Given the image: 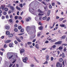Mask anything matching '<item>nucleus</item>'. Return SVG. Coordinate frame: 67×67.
I'll use <instances>...</instances> for the list:
<instances>
[{
	"label": "nucleus",
	"mask_w": 67,
	"mask_h": 67,
	"mask_svg": "<svg viewBox=\"0 0 67 67\" xmlns=\"http://www.w3.org/2000/svg\"><path fill=\"white\" fill-rule=\"evenodd\" d=\"M9 17L10 18H13V16L12 15H9Z\"/></svg>",
	"instance_id": "37"
},
{
	"label": "nucleus",
	"mask_w": 67,
	"mask_h": 67,
	"mask_svg": "<svg viewBox=\"0 0 67 67\" xmlns=\"http://www.w3.org/2000/svg\"><path fill=\"white\" fill-rule=\"evenodd\" d=\"M58 49L60 50H61V49H63V47H59Z\"/></svg>",
	"instance_id": "34"
},
{
	"label": "nucleus",
	"mask_w": 67,
	"mask_h": 67,
	"mask_svg": "<svg viewBox=\"0 0 67 67\" xmlns=\"http://www.w3.org/2000/svg\"><path fill=\"white\" fill-rule=\"evenodd\" d=\"M20 39L21 40H23V37L21 36L20 37Z\"/></svg>",
	"instance_id": "55"
},
{
	"label": "nucleus",
	"mask_w": 67,
	"mask_h": 67,
	"mask_svg": "<svg viewBox=\"0 0 67 67\" xmlns=\"http://www.w3.org/2000/svg\"><path fill=\"white\" fill-rule=\"evenodd\" d=\"M57 52L58 53V55H59V51L58 50L57 51Z\"/></svg>",
	"instance_id": "53"
},
{
	"label": "nucleus",
	"mask_w": 67,
	"mask_h": 67,
	"mask_svg": "<svg viewBox=\"0 0 67 67\" xmlns=\"http://www.w3.org/2000/svg\"><path fill=\"white\" fill-rule=\"evenodd\" d=\"M6 34L7 35H9L10 34V32L6 31Z\"/></svg>",
	"instance_id": "23"
},
{
	"label": "nucleus",
	"mask_w": 67,
	"mask_h": 67,
	"mask_svg": "<svg viewBox=\"0 0 67 67\" xmlns=\"http://www.w3.org/2000/svg\"><path fill=\"white\" fill-rule=\"evenodd\" d=\"M7 7H8V8H9V7H10L11 6H10V4H9L8 5H7Z\"/></svg>",
	"instance_id": "45"
},
{
	"label": "nucleus",
	"mask_w": 67,
	"mask_h": 67,
	"mask_svg": "<svg viewBox=\"0 0 67 67\" xmlns=\"http://www.w3.org/2000/svg\"><path fill=\"white\" fill-rule=\"evenodd\" d=\"M35 47L37 49H39V48H40V47H39V45L38 44H36L35 45Z\"/></svg>",
	"instance_id": "9"
},
{
	"label": "nucleus",
	"mask_w": 67,
	"mask_h": 67,
	"mask_svg": "<svg viewBox=\"0 0 67 67\" xmlns=\"http://www.w3.org/2000/svg\"><path fill=\"white\" fill-rule=\"evenodd\" d=\"M63 19H64V18H60V19H59V21H62V20H63Z\"/></svg>",
	"instance_id": "39"
},
{
	"label": "nucleus",
	"mask_w": 67,
	"mask_h": 67,
	"mask_svg": "<svg viewBox=\"0 0 67 67\" xmlns=\"http://www.w3.org/2000/svg\"><path fill=\"white\" fill-rule=\"evenodd\" d=\"M42 3H43V4H44L45 5H46V4H45V2H42Z\"/></svg>",
	"instance_id": "59"
},
{
	"label": "nucleus",
	"mask_w": 67,
	"mask_h": 67,
	"mask_svg": "<svg viewBox=\"0 0 67 67\" xmlns=\"http://www.w3.org/2000/svg\"><path fill=\"white\" fill-rule=\"evenodd\" d=\"M66 37V35H64L61 37V39H65Z\"/></svg>",
	"instance_id": "14"
},
{
	"label": "nucleus",
	"mask_w": 67,
	"mask_h": 67,
	"mask_svg": "<svg viewBox=\"0 0 67 67\" xmlns=\"http://www.w3.org/2000/svg\"><path fill=\"white\" fill-rule=\"evenodd\" d=\"M39 29V30H42L43 29V27L42 26H41L39 28L38 27Z\"/></svg>",
	"instance_id": "18"
},
{
	"label": "nucleus",
	"mask_w": 67,
	"mask_h": 67,
	"mask_svg": "<svg viewBox=\"0 0 67 67\" xmlns=\"http://www.w3.org/2000/svg\"><path fill=\"white\" fill-rule=\"evenodd\" d=\"M18 28L19 30H21L22 29V27L21 26H19L18 27Z\"/></svg>",
	"instance_id": "33"
},
{
	"label": "nucleus",
	"mask_w": 67,
	"mask_h": 67,
	"mask_svg": "<svg viewBox=\"0 0 67 67\" xmlns=\"http://www.w3.org/2000/svg\"><path fill=\"white\" fill-rule=\"evenodd\" d=\"M0 55H1L2 56L3 55V52H0Z\"/></svg>",
	"instance_id": "57"
},
{
	"label": "nucleus",
	"mask_w": 67,
	"mask_h": 67,
	"mask_svg": "<svg viewBox=\"0 0 67 67\" xmlns=\"http://www.w3.org/2000/svg\"><path fill=\"white\" fill-rule=\"evenodd\" d=\"M44 15V14H40L39 13L38 14V15L39 16H42V15Z\"/></svg>",
	"instance_id": "26"
},
{
	"label": "nucleus",
	"mask_w": 67,
	"mask_h": 67,
	"mask_svg": "<svg viewBox=\"0 0 67 67\" xmlns=\"http://www.w3.org/2000/svg\"><path fill=\"white\" fill-rule=\"evenodd\" d=\"M54 60V58L53 57H52L51 58V61H53Z\"/></svg>",
	"instance_id": "42"
},
{
	"label": "nucleus",
	"mask_w": 67,
	"mask_h": 67,
	"mask_svg": "<svg viewBox=\"0 0 67 67\" xmlns=\"http://www.w3.org/2000/svg\"><path fill=\"white\" fill-rule=\"evenodd\" d=\"M49 55H47L46 57V60L47 61L49 60Z\"/></svg>",
	"instance_id": "7"
},
{
	"label": "nucleus",
	"mask_w": 67,
	"mask_h": 67,
	"mask_svg": "<svg viewBox=\"0 0 67 67\" xmlns=\"http://www.w3.org/2000/svg\"><path fill=\"white\" fill-rule=\"evenodd\" d=\"M9 21L10 23H12L13 20H12V19H9Z\"/></svg>",
	"instance_id": "25"
},
{
	"label": "nucleus",
	"mask_w": 67,
	"mask_h": 67,
	"mask_svg": "<svg viewBox=\"0 0 67 67\" xmlns=\"http://www.w3.org/2000/svg\"><path fill=\"white\" fill-rule=\"evenodd\" d=\"M1 7L2 10H4V8H5V5H1Z\"/></svg>",
	"instance_id": "13"
},
{
	"label": "nucleus",
	"mask_w": 67,
	"mask_h": 67,
	"mask_svg": "<svg viewBox=\"0 0 67 67\" xmlns=\"http://www.w3.org/2000/svg\"><path fill=\"white\" fill-rule=\"evenodd\" d=\"M5 18V16H2V19H4Z\"/></svg>",
	"instance_id": "56"
},
{
	"label": "nucleus",
	"mask_w": 67,
	"mask_h": 67,
	"mask_svg": "<svg viewBox=\"0 0 67 67\" xmlns=\"http://www.w3.org/2000/svg\"><path fill=\"white\" fill-rule=\"evenodd\" d=\"M58 42L59 43V44H60L62 43V41H58Z\"/></svg>",
	"instance_id": "43"
},
{
	"label": "nucleus",
	"mask_w": 67,
	"mask_h": 67,
	"mask_svg": "<svg viewBox=\"0 0 67 67\" xmlns=\"http://www.w3.org/2000/svg\"><path fill=\"white\" fill-rule=\"evenodd\" d=\"M5 28L6 30H8L10 29V27L8 26H6L5 27Z\"/></svg>",
	"instance_id": "15"
},
{
	"label": "nucleus",
	"mask_w": 67,
	"mask_h": 67,
	"mask_svg": "<svg viewBox=\"0 0 67 67\" xmlns=\"http://www.w3.org/2000/svg\"><path fill=\"white\" fill-rule=\"evenodd\" d=\"M3 14L4 15H7V12L5 11L3 12Z\"/></svg>",
	"instance_id": "41"
},
{
	"label": "nucleus",
	"mask_w": 67,
	"mask_h": 67,
	"mask_svg": "<svg viewBox=\"0 0 67 67\" xmlns=\"http://www.w3.org/2000/svg\"><path fill=\"white\" fill-rule=\"evenodd\" d=\"M47 49L46 48H42V51H44V50H45V49Z\"/></svg>",
	"instance_id": "48"
},
{
	"label": "nucleus",
	"mask_w": 67,
	"mask_h": 67,
	"mask_svg": "<svg viewBox=\"0 0 67 67\" xmlns=\"http://www.w3.org/2000/svg\"><path fill=\"white\" fill-rule=\"evenodd\" d=\"M42 17L41 16H40L39 18V20H42Z\"/></svg>",
	"instance_id": "61"
},
{
	"label": "nucleus",
	"mask_w": 67,
	"mask_h": 67,
	"mask_svg": "<svg viewBox=\"0 0 67 67\" xmlns=\"http://www.w3.org/2000/svg\"><path fill=\"white\" fill-rule=\"evenodd\" d=\"M37 36H40V32H39L37 33Z\"/></svg>",
	"instance_id": "47"
},
{
	"label": "nucleus",
	"mask_w": 67,
	"mask_h": 67,
	"mask_svg": "<svg viewBox=\"0 0 67 67\" xmlns=\"http://www.w3.org/2000/svg\"><path fill=\"white\" fill-rule=\"evenodd\" d=\"M14 31L15 32H18V29L17 28H15L14 29Z\"/></svg>",
	"instance_id": "44"
},
{
	"label": "nucleus",
	"mask_w": 67,
	"mask_h": 67,
	"mask_svg": "<svg viewBox=\"0 0 67 67\" xmlns=\"http://www.w3.org/2000/svg\"><path fill=\"white\" fill-rule=\"evenodd\" d=\"M13 45V43H10L9 44V46L10 47H12Z\"/></svg>",
	"instance_id": "20"
},
{
	"label": "nucleus",
	"mask_w": 67,
	"mask_h": 67,
	"mask_svg": "<svg viewBox=\"0 0 67 67\" xmlns=\"http://www.w3.org/2000/svg\"><path fill=\"white\" fill-rule=\"evenodd\" d=\"M57 41V40L56 39H55L54 40H52L50 41V42L51 43H53V42H56Z\"/></svg>",
	"instance_id": "12"
},
{
	"label": "nucleus",
	"mask_w": 67,
	"mask_h": 67,
	"mask_svg": "<svg viewBox=\"0 0 67 67\" xmlns=\"http://www.w3.org/2000/svg\"><path fill=\"white\" fill-rule=\"evenodd\" d=\"M38 11L40 13H44L43 11L41 10H40V9L38 10Z\"/></svg>",
	"instance_id": "17"
},
{
	"label": "nucleus",
	"mask_w": 67,
	"mask_h": 67,
	"mask_svg": "<svg viewBox=\"0 0 67 67\" xmlns=\"http://www.w3.org/2000/svg\"><path fill=\"white\" fill-rule=\"evenodd\" d=\"M56 46L55 45H54L52 46V47L53 48H56Z\"/></svg>",
	"instance_id": "46"
},
{
	"label": "nucleus",
	"mask_w": 67,
	"mask_h": 67,
	"mask_svg": "<svg viewBox=\"0 0 67 67\" xmlns=\"http://www.w3.org/2000/svg\"><path fill=\"white\" fill-rule=\"evenodd\" d=\"M35 26H34L32 27L31 29L30 27L29 26H27V27L26 28L27 31V32H29L30 33H32V32H33V30H33V31H34V32H36V30H35Z\"/></svg>",
	"instance_id": "1"
},
{
	"label": "nucleus",
	"mask_w": 67,
	"mask_h": 67,
	"mask_svg": "<svg viewBox=\"0 0 67 67\" xmlns=\"http://www.w3.org/2000/svg\"><path fill=\"white\" fill-rule=\"evenodd\" d=\"M8 37H13V35H12V34H10L8 36Z\"/></svg>",
	"instance_id": "22"
},
{
	"label": "nucleus",
	"mask_w": 67,
	"mask_h": 67,
	"mask_svg": "<svg viewBox=\"0 0 67 67\" xmlns=\"http://www.w3.org/2000/svg\"><path fill=\"white\" fill-rule=\"evenodd\" d=\"M50 13H51V11L49 10L47 13V15L48 16H49V14H50Z\"/></svg>",
	"instance_id": "21"
},
{
	"label": "nucleus",
	"mask_w": 67,
	"mask_h": 67,
	"mask_svg": "<svg viewBox=\"0 0 67 67\" xmlns=\"http://www.w3.org/2000/svg\"><path fill=\"white\" fill-rule=\"evenodd\" d=\"M60 26H61V27H65V25L61 24H60Z\"/></svg>",
	"instance_id": "29"
},
{
	"label": "nucleus",
	"mask_w": 67,
	"mask_h": 67,
	"mask_svg": "<svg viewBox=\"0 0 67 67\" xmlns=\"http://www.w3.org/2000/svg\"><path fill=\"white\" fill-rule=\"evenodd\" d=\"M34 1V2H35L36 3L37 5L39 4V3H40L38 2L36 0L35 1Z\"/></svg>",
	"instance_id": "19"
},
{
	"label": "nucleus",
	"mask_w": 67,
	"mask_h": 67,
	"mask_svg": "<svg viewBox=\"0 0 67 67\" xmlns=\"http://www.w3.org/2000/svg\"><path fill=\"white\" fill-rule=\"evenodd\" d=\"M56 66L57 67H62V65L60 64L59 62H58L57 63Z\"/></svg>",
	"instance_id": "3"
},
{
	"label": "nucleus",
	"mask_w": 67,
	"mask_h": 67,
	"mask_svg": "<svg viewBox=\"0 0 67 67\" xmlns=\"http://www.w3.org/2000/svg\"><path fill=\"white\" fill-rule=\"evenodd\" d=\"M18 16H15V19H18Z\"/></svg>",
	"instance_id": "54"
},
{
	"label": "nucleus",
	"mask_w": 67,
	"mask_h": 67,
	"mask_svg": "<svg viewBox=\"0 0 67 67\" xmlns=\"http://www.w3.org/2000/svg\"><path fill=\"white\" fill-rule=\"evenodd\" d=\"M12 57H13V55H9L7 57V58L8 59H11V58H12Z\"/></svg>",
	"instance_id": "8"
},
{
	"label": "nucleus",
	"mask_w": 67,
	"mask_h": 67,
	"mask_svg": "<svg viewBox=\"0 0 67 67\" xmlns=\"http://www.w3.org/2000/svg\"><path fill=\"white\" fill-rule=\"evenodd\" d=\"M24 29H22L20 30V32H21L22 33V32H24Z\"/></svg>",
	"instance_id": "30"
},
{
	"label": "nucleus",
	"mask_w": 67,
	"mask_h": 67,
	"mask_svg": "<svg viewBox=\"0 0 67 67\" xmlns=\"http://www.w3.org/2000/svg\"><path fill=\"white\" fill-rule=\"evenodd\" d=\"M4 10L5 11H8V9L7 8H5L4 9Z\"/></svg>",
	"instance_id": "35"
},
{
	"label": "nucleus",
	"mask_w": 67,
	"mask_h": 67,
	"mask_svg": "<svg viewBox=\"0 0 67 67\" xmlns=\"http://www.w3.org/2000/svg\"><path fill=\"white\" fill-rule=\"evenodd\" d=\"M66 22V20H65L63 21L62 22L63 23H65Z\"/></svg>",
	"instance_id": "62"
},
{
	"label": "nucleus",
	"mask_w": 67,
	"mask_h": 67,
	"mask_svg": "<svg viewBox=\"0 0 67 67\" xmlns=\"http://www.w3.org/2000/svg\"><path fill=\"white\" fill-rule=\"evenodd\" d=\"M19 6L21 7V8H22L23 7V4H21L19 5Z\"/></svg>",
	"instance_id": "40"
},
{
	"label": "nucleus",
	"mask_w": 67,
	"mask_h": 67,
	"mask_svg": "<svg viewBox=\"0 0 67 67\" xmlns=\"http://www.w3.org/2000/svg\"><path fill=\"white\" fill-rule=\"evenodd\" d=\"M18 19L20 20H22V18L21 16H19L18 17Z\"/></svg>",
	"instance_id": "38"
},
{
	"label": "nucleus",
	"mask_w": 67,
	"mask_h": 67,
	"mask_svg": "<svg viewBox=\"0 0 67 67\" xmlns=\"http://www.w3.org/2000/svg\"><path fill=\"white\" fill-rule=\"evenodd\" d=\"M59 60L60 62H63V59L62 58H60L59 59Z\"/></svg>",
	"instance_id": "28"
},
{
	"label": "nucleus",
	"mask_w": 67,
	"mask_h": 67,
	"mask_svg": "<svg viewBox=\"0 0 67 67\" xmlns=\"http://www.w3.org/2000/svg\"><path fill=\"white\" fill-rule=\"evenodd\" d=\"M62 56L63 58H64V57H65V54H64L63 53V55H62Z\"/></svg>",
	"instance_id": "36"
},
{
	"label": "nucleus",
	"mask_w": 67,
	"mask_h": 67,
	"mask_svg": "<svg viewBox=\"0 0 67 67\" xmlns=\"http://www.w3.org/2000/svg\"><path fill=\"white\" fill-rule=\"evenodd\" d=\"M55 45H57L58 44H59V43H58V41L55 42Z\"/></svg>",
	"instance_id": "52"
},
{
	"label": "nucleus",
	"mask_w": 67,
	"mask_h": 67,
	"mask_svg": "<svg viewBox=\"0 0 67 67\" xmlns=\"http://www.w3.org/2000/svg\"><path fill=\"white\" fill-rule=\"evenodd\" d=\"M10 8L11 10H12V11H13L14 10V8L13 6H10Z\"/></svg>",
	"instance_id": "16"
},
{
	"label": "nucleus",
	"mask_w": 67,
	"mask_h": 67,
	"mask_svg": "<svg viewBox=\"0 0 67 67\" xmlns=\"http://www.w3.org/2000/svg\"><path fill=\"white\" fill-rule=\"evenodd\" d=\"M36 39H34L33 40V42H35L36 41Z\"/></svg>",
	"instance_id": "58"
},
{
	"label": "nucleus",
	"mask_w": 67,
	"mask_h": 67,
	"mask_svg": "<svg viewBox=\"0 0 67 67\" xmlns=\"http://www.w3.org/2000/svg\"><path fill=\"white\" fill-rule=\"evenodd\" d=\"M15 38L16 39L17 41H18V42H21V41L20 40V39L18 37L16 36H15Z\"/></svg>",
	"instance_id": "11"
},
{
	"label": "nucleus",
	"mask_w": 67,
	"mask_h": 67,
	"mask_svg": "<svg viewBox=\"0 0 67 67\" xmlns=\"http://www.w3.org/2000/svg\"><path fill=\"white\" fill-rule=\"evenodd\" d=\"M29 10L30 12L32 14H36L34 9H32L31 8V7H30Z\"/></svg>",
	"instance_id": "2"
},
{
	"label": "nucleus",
	"mask_w": 67,
	"mask_h": 67,
	"mask_svg": "<svg viewBox=\"0 0 67 67\" xmlns=\"http://www.w3.org/2000/svg\"><path fill=\"white\" fill-rule=\"evenodd\" d=\"M50 20V18L49 17H48L47 18V19H46V20L47 21H48V22Z\"/></svg>",
	"instance_id": "24"
},
{
	"label": "nucleus",
	"mask_w": 67,
	"mask_h": 67,
	"mask_svg": "<svg viewBox=\"0 0 67 67\" xmlns=\"http://www.w3.org/2000/svg\"><path fill=\"white\" fill-rule=\"evenodd\" d=\"M9 15H7L6 16V19H9Z\"/></svg>",
	"instance_id": "51"
},
{
	"label": "nucleus",
	"mask_w": 67,
	"mask_h": 67,
	"mask_svg": "<svg viewBox=\"0 0 67 67\" xmlns=\"http://www.w3.org/2000/svg\"><path fill=\"white\" fill-rule=\"evenodd\" d=\"M11 41L10 40H6L5 41V43H10V42H11Z\"/></svg>",
	"instance_id": "10"
},
{
	"label": "nucleus",
	"mask_w": 67,
	"mask_h": 67,
	"mask_svg": "<svg viewBox=\"0 0 67 67\" xmlns=\"http://www.w3.org/2000/svg\"><path fill=\"white\" fill-rule=\"evenodd\" d=\"M4 48H6L8 47V46L6 44H5L4 45Z\"/></svg>",
	"instance_id": "32"
},
{
	"label": "nucleus",
	"mask_w": 67,
	"mask_h": 67,
	"mask_svg": "<svg viewBox=\"0 0 67 67\" xmlns=\"http://www.w3.org/2000/svg\"><path fill=\"white\" fill-rule=\"evenodd\" d=\"M32 43L31 42H28L27 43V44L28 45H30V44H31Z\"/></svg>",
	"instance_id": "50"
},
{
	"label": "nucleus",
	"mask_w": 67,
	"mask_h": 67,
	"mask_svg": "<svg viewBox=\"0 0 67 67\" xmlns=\"http://www.w3.org/2000/svg\"><path fill=\"white\" fill-rule=\"evenodd\" d=\"M24 52H25V50L24 49H22L20 51V53L21 54H22L23 53H24Z\"/></svg>",
	"instance_id": "4"
},
{
	"label": "nucleus",
	"mask_w": 67,
	"mask_h": 67,
	"mask_svg": "<svg viewBox=\"0 0 67 67\" xmlns=\"http://www.w3.org/2000/svg\"><path fill=\"white\" fill-rule=\"evenodd\" d=\"M14 43H15V44H17L18 43V41H14Z\"/></svg>",
	"instance_id": "49"
},
{
	"label": "nucleus",
	"mask_w": 67,
	"mask_h": 67,
	"mask_svg": "<svg viewBox=\"0 0 67 67\" xmlns=\"http://www.w3.org/2000/svg\"><path fill=\"white\" fill-rule=\"evenodd\" d=\"M15 61H16V59H15L14 61H13L12 62V64H14V63L15 62Z\"/></svg>",
	"instance_id": "63"
},
{
	"label": "nucleus",
	"mask_w": 67,
	"mask_h": 67,
	"mask_svg": "<svg viewBox=\"0 0 67 67\" xmlns=\"http://www.w3.org/2000/svg\"><path fill=\"white\" fill-rule=\"evenodd\" d=\"M34 65L33 64H32L31 65V67H34Z\"/></svg>",
	"instance_id": "64"
},
{
	"label": "nucleus",
	"mask_w": 67,
	"mask_h": 67,
	"mask_svg": "<svg viewBox=\"0 0 67 67\" xmlns=\"http://www.w3.org/2000/svg\"><path fill=\"white\" fill-rule=\"evenodd\" d=\"M27 59H28L27 58L25 57V59H23V62H24V63H25V62H26V60H27Z\"/></svg>",
	"instance_id": "6"
},
{
	"label": "nucleus",
	"mask_w": 67,
	"mask_h": 67,
	"mask_svg": "<svg viewBox=\"0 0 67 67\" xmlns=\"http://www.w3.org/2000/svg\"><path fill=\"white\" fill-rule=\"evenodd\" d=\"M52 6H54V5H55V3H52Z\"/></svg>",
	"instance_id": "60"
},
{
	"label": "nucleus",
	"mask_w": 67,
	"mask_h": 67,
	"mask_svg": "<svg viewBox=\"0 0 67 67\" xmlns=\"http://www.w3.org/2000/svg\"><path fill=\"white\" fill-rule=\"evenodd\" d=\"M46 19H47V17H46V16H44L42 18L43 20H46Z\"/></svg>",
	"instance_id": "31"
},
{
	"label": "nucleus",
	"mask_w": 67,
	"mask_h": 67,
	"mask_svg": "<svg viewBox=\"0 0 67 67\" xmlns=\"http://www.w3.org/2000/svg\"><path fill=\"white\" fill-rule=\"evenodd\" d=\"M31 20V18L30 17H29L26 19V21L27 22H29Z\"/></svg>",
	"instance_id": "5"
},
{
	"label": "nucleus",
	"mask_w": 67,
	"mask_h": 67,
	"mask_svg": "<svg viewBox=\"0 0 67 67\" xmlns=\"http://www.w3.org/2000/svg\"><path fill=\"white\" fill-rule=\"evenodd\" d=\"M34 58L36 62H37V63H39V62H38V60H37L36 59V57H34Z\"/></svg>",
	"instance_id": "27"
}]
</instances>
